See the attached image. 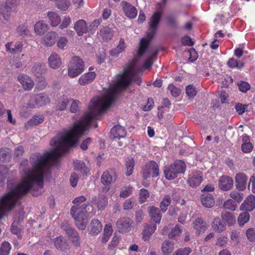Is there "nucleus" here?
<instances>
[{
    "label": "nucleus",
    "instance_id": "4d7b16f0",
    "mask_svg": "<svg viewBox=\"0 0 255 255\" xmlns=\"http://www.w3.org/2000/svg\"><path fill=\"white\" fill-rule=\"evenodd\" d=\"M17 32L20 35L24 36L29 34V30L26 25L22 24L18 27Z\"/></svg>",
    "mask_w": 255,
    "mask_h": 255
},
{
    "label": "nucleus",
    "instance_id": "473e14b6",
    "mask_svg": "<svg viewBox=\"0 0 255 255\" xmlns=\"http://www.w3.org/2000/svg\"><path fill=\"white\" fill-rule=\"evenodd\" d=\"M48 25L43 21L39 20L34 25V32L37 35H42L48 30Z\"/></svg>",
    "mask_w": 255,
    "mask_h": 255
},
{
    "label": "nucleus",
    "instance_id": "bf43d9fd",
    "mask_svg": "<svg viewBox=\"0 0 255 255\" xmlns=\"http://www.w3.org/2000/svg\"><path fill=\"white\" fill-rule=\"evenodd\" d=\"M68 40L65 37H61L57 41V47L61 49H65L67 46Z\"/></svg>",
    "mask_w": 255,
    "mask_h": 255
},
{
    "label": "nucleus",
    "instance_id": "72a5a7b5",
    "mask_svg": "<svg viewBox=\"0 0 255 255\" xmlns=\"http://www.w3.org/2000/svg\"><path fill=\"white\" fill-rule=\"evenodd\" d=\"M164 173L165 177L167 180L174 179L176 178L179 174L174 169L172 164L164 167Z\"/></svg>",
    "mask_w": 255,
    "mask_h": 255
},
{
    "label": "nucleus",
    "instance_id": "13d9d810",
    "mask_svg": "<svg viewBox=\"0 0 255 255\" xmlns=\"http://www.w3.org/2000/svg\"><path fill=\"white\" fill-rule=\"evenodd\" d=\"M149 193L146 189H141L139 192V202L141 203L145 202L149 197Z\"/></svg>",
    "mask_w": 255,
    "mask_h": 255
},
{
    "label": "nucleus",
    "instance_id": "79ce46f5",
    "mask_svg": "<svg viewBox=\"0 0 255 255\" xmlns=\"http://www.w3.org/2000/svg\"><path fill=\"white\" fill-rule=\"evenodd\" d=\"M228 66L231 68H237L238 70L242 69L244 66V63L234 58L229 59L227 62Z\"/></svg>",
    "mask_w": 255,
    "mask_h": 255
},
{
    "label": "nucleus",
    "instance_id": "0e129e2a",
    "mask_svg": "<svg viewBox=\"0 0 255 255\" xmlns=\"http://www.w3.org/2000/svg\"><path fill=\"white\" fill-rule=\"evenodd\" d=\"M239 90L243 93H246L250 89V84L247 82L241 81L238 84Z\"/></svg>",
    "mask_w": 255,
    "mask_h": 255
},
{
    "label": "nucleus",
    "instance_id": "864d4df0",
    "mask_svg": "<svg viewBox=\"0 0 255 255\" xmlns=\"http://www.w3.org/2000/svg\"><path fill=\"white\" fill-rule=\"evenodd\" d=\"M37 78V83L36 88L38 90H42L44 89L47 86V83L45 78L43 77L40 76Z\"/></svg>",
    "mask_w": 255,
    "mask_h": 255
},
{
    "label": "nucleus",
    "instance_id": "4c0bfd02",
    "mask_svg": "<svg viewBox=\"0 0 255 255\" xmlns=\"http://www.w3.org/2000/svg\"><path fill=\"white\" fill-rule=\"evenodd\" d=\"M212 228L216 232L221 233L226 230V226L219 218H216L212 223Z\"/></svg>",
    "mask_w": 255,
    "mask_h": 255
},
{
    "label": "nucleus",
    "instance_id": "8fccbe9b",
    "mask_svg": "<svg viewBox=\"0 0 255 255\" xmlns=\"http://www.w3.org/2000/svg\"><path fill=\"white\" fill-rule=\"evenodd\" d=\"M181 230L178 225H176L173 228L171 231L168 233V237L171 239H175L176 237L179 236L181 233Z\"/></svg>",
    "mask_w": 255,
    "mask_h": 255
},
{
    "label": "nucleus",
    "instance_id": "774afa93",
    "mask_svg": "<svg viewBox=\"0 0 255 255\" xmlns=\"http://www.w3.org/2000/svg\"><path fill=\"white\" fill-rule=\"evenodd\" d=\"M191 252V249L189 247H186L176 251L173 255H188Z\"/></svg>",
    "mask_w": 255,
    "mask_h": 255
},
{
    "label": "nucleus",
    "instance_id": "ea45409f",
    "mask_svg": "<svg viewBox=\"0 0 255 255\" xmlns=\"http://www.w3.org/2000/svg\"><path fill=\"white\" fill-rule=\"evenodd\" d=\"M161 249L163 255H170L174 251V245L170 242L165 241L162 245Z\"/></svg>",
    "mask_w": 255,
    "mask_h": 255
},
{
    "label": "nucleus",
    "instance_id": "f8f14e48",
    "mask_svg": "<svg viewBox=\"0 0 255 255\" xmlns=\"http://www.w3.org/2000/svg\"><path fill=\"white\" fill-rule=\"evenodd\" d=\"M234 180L232 178L224 175L221 176L218 181L219 188L223 191L230 190L233 186Z\"/></svg>",
    "mask_w": 255,
    "mask_h": 255
},
{
    "label": "nucleus",
    "instance_id": "0eeeda50",
    "mask_svg": "<svg viewBox=\"0 0 255 255\" xmlns=\"http://www.w3.org/2000/svg\"><path fill=\"white\" fill-rule=\"evenodd\" d=\"M133 222L129 217L120 218L116 222V226L118 231L122 234H126L130 231L133 227Z\"/></svg>",
    "mask_w": 255,
    "mask_h": 255
},
{
    "label": "nucleus",
    "instance_id": "680f3d73",
    "mask_svg": "<svg viewBox=\"0 0 255 255\" xmlns=\"http://www.w3.org/2000/svg\"><path fill=\"white\" fill-rule=\"evenodd\" d=\"M230 197L237 202H240L243 199V194L236 191H233L230 193Z\"/></svg>",
    "mask_w": 255,
    "mask_h": 255
},
{
    "label": "nucleus",
    "instance_id": "cd10ccee",
    "mask_svg": "<svg viewBox=\"0 0 255 255\" xmlns=\"http://www.w3.org/2000/svg\"><path fill=\"white\" fill-rule=\"evenodd\" d=\"M64 230L73 244L76 246H78L80 242L77 232L73 228L68 226L66 227Z\"/></svg>",
    "mask_w": 255,
    "mask_h": 255
},
{
    "label": "nucleus",
    "instance_id": "2eb2a0df",
    "mask_svg": "<svg viewBox=\"0 0 255 255\" xmlns=\"http://www.w3.org/2000/svg\"><path fill=\"white\" fill-rule=\"evenodd\" d=\"M123 10L126 15L130 19L134 18L137 14L136 8L129 2L122 1Z\"/></svg>",
    "mask_w": 255,
    "mask_h": 255
},
{
    "label": "nucleus",
    "instance_id": "9d476101",
    "mask_svg": "<svg viewBox=\"0 0 255 255\" xmlns=\"http://www.w3.org/2000/svg\"><path fill=\"white\" fill-rule=\"evenodd\" d=\"M235 180L236 188L238 191H243L246 189L248 177L244 173H237Z\"/></svg>",
    "mask_w": 255,
    "mask_h": 255
},
{
    "label": "nucleus",
    "instance_id": "7c9ffc66",
    "mask_svg": "<svg viewBox=\"0 0 255 255\" xmlns=\"http://www.w3.org/2000/svg\"><path fill=\"white\" fill-rule=\"evenodd\" d=\"M223 221L228 226H233L236 223V217L233 214L229 212H224L221 214Z\"/></svg>",
    "mask_w": 255,
    "mask_h": 255
},
{
    "label": "nucleus",
    "instance_id": "f257e3e1",
    "mask_svg": "<svg viewBox=\"0 0 255 255\" xmlns=\"http://www.w3.org/2000/svg\"><path fill=\"white\" fill-rule=\"evenodd\" d=\"M141 69L133 61L124 69L123 74H119L115 80L110 92L102 97L94 98L91 101L88 112L69 130L58 133L50 141V145L55 147L54 150L60 153V155L67 151L69 147L75 146L80 137L88 130L90 124L106 110L113 102L116 95L121 90L126 88L131 81L138 85L141 83V79L137 75Z\"/></svg>",
    "mask_w": 255,
    "mask_h": 255
},
{
    "label": "nucleus",
    "instance_id": "f3484780",
    "mask_svg": "<svg viewBox=\"0 0 255 255\" xmlns=\"http://www.w3.org/2000/svg\"><path fill=\"white\" fill-rule=\"evenodd\" d=\"M6 51L11 54H15L20 52L23 48L21 42L17 41L13 43L12 41L6 43L5 44Z\"/></svg>",
    "mask_w": 255,
    "mask_h": 255
},
{
    "label": "nucleus",
    "instance_id": "603ef678",
    "mask_svg": "<svg viewBox=\"0 0 255 255\" xmlns=\"http://www.w3.org/2000/svg\"><path fill=\"white\" fill-rule=\"evenodd\" d=\"M236 206V202L230 199L225 201L223 204L224 208L232 211L235 210Z\"/></svg>",
    "mask_w": 255,
    "mask_h": 255
},
{
    "label": "nucleus",
    "instance_id": "b1692460",
    "mask_svg": "<svg viewBox=\"0 0 255 255\" xmlns=\"http://www.w3.org/2000/svg\"><path fill=\"white\" fill-rule=\"evenodd\" d=\"M74 28L79 36L82 35L88 31L87 23L85 20L83 19H80L77 21L74 24Z\"/></svg>",
    "mask_w": 255,
    "mask_h": 255
},
{
    "label": "nucleus",
    "instance_id": "20e7f679",
    "mask_svg": "<svg viewBox=\"0 0 255 255\" xmlns=\"http://www.w3.org/2000/svg\"><path fill=\"white\" fill-rule=\"evenodd\" d=\"M84 67V63L82 59L78 56L73 57L68 66V76L71 78L78 76L83 72Z\"/></svg>",
    "mask_w": 255,
    "mask_h": 255
},
{
    "label": "nucleus",
    "instance_id": "c9c22d12",
    "mask_svg": "<svg viewBox=\"0 0 255 255\" xmlns=\"http://www.w3.org/2000/svg\"><path fill=\"white\" fill-rule=\"evenodd\" d=\"M126 47L125 40L121 38L118 45L110 51V54L112 56L117 57L120 53L125 50Z\"/></svg>",
    "mask_w": 255,
    "mask_h": 255
},
{
    "label": "nucleus",
    "instance_id": "1a4fd4ad",
    "mask_svg": "<svg viewBox=\"0 0 255 255\" xmlns=\"http://www.w3.org/2000/svg\"><path fill=\"white\" fill-rule=\"evenodd\" d=\"M17 79L25 91H30L34 87L33 80L26 74H20L18 75Z\"/></svg>",
    "mask_w": 255,
    "mask_h": 255
},
{
    "label": "nucleus",
    "instance_id": "de8ad7c7",
    "mask_svg": "<svg viewBox=\"0 0 255 255\" xmlns=\"http://www.w3.org/2000/svg\"><path fill=\"white\" fill-rule=\"evenodd\" d=\"M70 5L69 0H58L57 2V7L58 9L62 11L66 10Z\"/></svg>",
    "mask_w": 255,
    "mask_h": 255
},
{
    "label": "nucleus",
    "instance_id": "69168bd1",
    "mask_svg": "<svg viewBox=\"0 0 255 255\" xmlns=\"http://www.w3.org/2000/svg\"><path fill=\"white\" fill-rule=\"evenodd\" d=\"M168 89L170 91L172 96L174 97H178L180 93V89L175 87L172 84L169 85L168 87Z\"/></svg>",
    "mask_w": 255,
    "mask_h": 255
},
{
    "label": "nucleus",
    "instance_id": "2f4dec72",
    "mask_svg": "<svg viewBox=\"0 0 255 255\" xmlns=\"http://www.w3.org/2000/svg\"><path fill=\"white\" fill-rule=\"evenodd\" d=\"M98 37L104 41L111 40L113 36V30L109 27L101 28L98 34Z\"/></svg>",
    "mask_w": 255,
    "mask_h": 255
},
{
    "label": "nucleus",
    "instance_id": "a211bd4d",
    "mask_svg": "<svg viewBox=\"0 0 255 255\" xmlns=\"http://www.w3.org/2000/svg\"><path fill=\"white\" fill-rule=\"evenodd\" d=\"M255 208V196L250 195L248 196L244 203L241 205L240 209L241 210L251 211Z\"/></svg>",
    "mask_w": 255,
    "mask_h": 255
},
{
    "label": "nucleus",
    "instance_id": "ddd939ff",
    "mask_svg": "<svg viewBox=\"0 0 255 255\" xmlns=\"http://www.w3.org/2000/svg\"><path fill=\"white\" fill-rule=\"evenodd\" d=\"M156 230V225L152 222L144 225V229L142 232V239L146 242L149 240L152 235Z\"/></svg>",
    "mask_w": 255,
    "mask_h": 255
},
{
    "label": "nucleus",
    "instance_id": "49530a36",
    "mask_svg": "<svg viewBox=\"0 0 255 255\" xmlns=\"http://www.w3.org/2000/svg\"><path fill=\"white\" fill-rule=\"evenodd\" d=\"M11 246L8 242H3L0 248V255H8Z\"/></svg>",
    "mask_w": 255,
    "mask_h": 255
},
{
    "label": "nucleus",
    "instance_id": "6e6552de",
    "mask_svg": "<svg viewBox=\"0 0 255 255\" xmlns=\"http://www.w3.org/2000/svg\"><path fill=\"white\" fill-rule=\"evenodd\" d=\"M203 180V173L199 170H193L189 173L187 183L190 187L196 188L201 184Z\"/></svg>",
    "mask_w": 255,
    "mask_h": 255
},
{
    "label": "nucleus",
    "instance_id": "3c124183",
    "mask_svg": "<svg viewBox=\"0 0 255 255\" xmlns=\"http://www.w3.org/2000/svg\"><path fill=\"white\" fill-rule=\"evenodd\" d=\"M228 239L226 236H221L217 239L216 245L221 248L226 247L228 244Z\"/></svg>",
    "mask_w": 255,
    "mask_h": 255
},
{
    "label": "nucleus",
    "instance_id": "5701e85b",
    "mask_svg": "<svg viewBox=\"0 0 255 255\" xmlns=\"http://www.w3.org/2000/svg\"><path fill=\"white\" fill-rule=\"evenodd\" d=\"M92 203L95 204L100 210H104L108 204V198L103 195H99L94 197Z\"/></svg>",
    "mask_w": 255,
    "mask_h": 255
},
{
    "label": "nucleus",
    "instance_id": "f03ea898",
    "mask_svg": "<svg viewBox=\"0 0 255 255\" xmlns=\"http://www.w3.org/2000/svg\"><path fill=\"white\" fill-rule=\"evenodd\" d=\"M86 197L79 196L74 199L73 203L75 204L71 209V214L74 219L77 227L83 230L87 222V210L88 205L85 203Z\"/></svg>",
    "mask_w": 255,
    "mask_h": 255
},
{
    "label": "nucleus",
    "instance_id": "423d86ee",
    "mask_svg": "<svg viewBox=\"0 0 255 255\" xmlns=\"http://www.w3.org/2000/svg\"><path fill=\"white\" fill-rule=\"evenodd\" d=\"M50 102L48 96L44 93L34 95L30 97L28 106L30 108L41 107Z\"/></svg>",
    "mask_w": 255,
    "mask_h": 255
},
{
    "label": "nucleus",
    "instance_id": "052dcab7",
    "mask_svg": "<svg viewBox=\"0 0 255 255\" xmlns=\"http://www.w3.org/2000/svg\"><path fill=\"white\" fill-rule=\"evenodd\" d=\"M8 169L4 165H0V182H3L6 177Z\"/></svg>",
    "mask_w": 255,
    "mask_h": 255
},
{
    "label": "nucleus",
    "instance_id": "338daca9",
    "mask_svg": "<svg viewBox=\"0 0 255 255\" xmlns=\"http://www.w3.org/2000/svg\"><path fill=\"white\" fill-rule=\"evenodd\" d=\"M246 236L250 241H255V230L253 228L248 229L246 231Z\"/></svg>",
    "mask_w": 255,
    "mask_h": 255
},
{
    "label": "nucleus",
    "instance_id": "e433bc0d",
    "mask_svg": "<svg viewBox=\"0 0 255 255\" xmlns=\"http://www.w3.org/2000/svg\"><path fill=\"white\" fill-rule=\"evenodd\" d=\"M149 214L152 219L155 222L154 224H159L161 219V215L160 213L159 209L155 207L150 208Z\"/></svg>",
    "mask_w": 255,
    "mask_h": 255
},
{
    "label": "nucleus",
    "instance_id": "09e8293b",
    "mask_svg": "<svg viewBox=\"0 0 255 255\" xmlns=\"http://www.w3.org/2000/svg\"><path fill=\"white\" fill-rule=\"evenodd\" d=\"M250 219V214L248 212H243L240 214L238 217V223L240 226H243L245 223L249 221Z\"/></svg>",
    "mask_w": 255,
    "mask_h": 255
},
{
    "label": "nucleus",
    "instance_id": "5fc2aeb1",
    "mask_svg": "<svg viewBox=\"0 0 255 255\" xmlns=\"http://www.w3.org/2000/svg\"><path fill=\"white\" fill-rule=\"evenodd\" d=\"M31 72L37 77H40V75L42 72L41 64L40 63H35L31 69Z\"/></svg>",
    "mask_w": 255,
    "mask_h": 255
},
{
    "label": "nucleus",
    "instance_id": "393cba45",
    "mask_svg": "<svg viewBox=\"0 0 255 255\" xmlns=\"http://www.w3.org/2000/svg\"><path fill=\"white\" fill-rule=\"evenodd\" d=\"M56 33L54 31L49 32L42 39L41 43L46 46H52L55 42Z\"/></svg>",
    "mask_w": 255,
    "mask_h": 255
},
{
    "label": "nucleus",
    "instance_id": "7ed1b4c3",
    "mask_svg": "<svg viewBox=\"0 0 255 255\" xmlns=\"http://www.w3.org/2000/svg\"><path fill=\"white\" fill-rule=\"evenodd\" d=\"M161 11H156L151 17L147 36L146 37L142 38L139 43L138 51L139 55H142L144 52L145 50L149 44L150 40L155 35L158 24L161 19Z\"/></svg>",
    "mask_w": 255,
    "mask_h": 255
},
{
    "label": "nucleus",
    "instance_id": "37998d69",
    "mask_svg": "<svg viewBox=\"0 0 255 255\" xmlns=\"http://www.w3.org/2000/svg\"><path fill=\"white\" fill-rule=\"evenodd\" d=\"M126 175L128 176L132 174L134 167V160L131 157L126 159Z\"/></svg>",
    "mask_w": 255,
    "mask_h": 255
},
{
    "label": "nucleus",
    "instance_id": "a878e982",
    "mask_svg": "<svg viewBox=\"0 0 255 255\" xmlns=\"http://www.w3.org/2000/svg\"><path fill=\"white\" fill-rule=\"evenodd\" d=\"M70 100L71 99L67 96H63L60 98L56 104V111H62L65 110Z\"/></svg>",
    "mask_w": 255,
    "mask_h": 255
},
{
    "label": "nucleus",
    "instance_id": "bb28decb",
    "mask_svg": "<svg viewBox=\"0 0 255 255\" xmlns=\"http://www.w3.org/2000/svg\"><path fill=\"white\" fill-rule=\"evenodd\" d=\"M94 72H89L82 75L79 79V83L81 85H85L91 83L96 78Z\"/></svg>",
    "mask_w": 255,
    "mask_h": 255
},
{
    "label": "nucleus",
    "instance_id": "c03bdc74",
    "mask_svg": "<svg viewBox=\"0 0 255 255\" xmlns=\"http://www.w3.org/2000/svg\"><path fill=\"white\" fill-rule=\"evenodd\" d=\"M43 121L44 116L43 115H35L28 121L27 125L30 126H36L42 123Z\"/></svg>",
    "mask_w": 255,
    "mask_h": 255
},
{
    "label": "nucleus",
    "instance_id": "6e6d98bb",
    "mask_svg": "<svg viewBox=\"0 0 255 255\" xmlns=\"http://www.w3.org/2000/svg\"><path fill=\"white\" fill-rule=\"evenodd\" d=\"M197 91L192 85L187 86L186 88V94L189 98H192L196 95Z\"/></svg>",
    "mask_w": 255,
    "mask_h": 255
},
{
    "label": "nucleus",
    "instance_id": "4be33fe9",
    "mask_svg": "<svg viewBox=\"0 0 255 255\" xmlns=\"http://www.w3.org/2000/svg\"><path fill=\"white\" fill-rule=\"evenodd\" d=\"M201 200L203 205L206 208L212 207L215 204V200L213 195L208 192L201 195Z\"/></svg>",
    "mask_w": 255,
    "mask_h": 255
},
{
    "label": "nucleus",
    "instance_id": "9b49d317",
    "mask_svg": "<svg viewBox=\"0 0 255 255\" xmlns=\"http://www.w3.org/2000/svg\"><path fill=\"white\" fill-rule=\"evenodd\" d=\"M18 4L17 0H6L5 2L4 7L7 10L5 13L4 11L1 12L3 18L6 20H8L10 18V11L12 10L16 12V7Z\"/></svg>",
    "mask_w": 255,
    "mask_h": 255
},
{
    "label": "nucleus",
    "instance_id": "f704fd0d",
    "mask_svg": "<svg viewBox=\"0 0 255 255\" xmlns=\"http://www.w3.org/2000/svg\"><path fill=\"white\" fill-rule=\"evenodd\" d=\"M116 179V177L114 173L112 175L108 171H106L103 173L101 181L104 185L109 186L112 183L115 182Z\"/></svg>",
    "mask_w": 255,
    "mask_h": 255
},
{
    "label": "nucleus",
    "instance_id": "39448f33",
    "mask_svg": "<svg viewBox=\"0 0 255 255\" xmlns=\"http://www.w3.org/2000/svg\"><path fill=\"white\" fill-rule=\"evenodd\" d=\"M159 174V166L154 161L146 163L142 168V177L146 179L150 177H156Z\"/></svg>",
    "mask_w": 255,
    "mask_h": 255
},
{
    "label": "nucleus",
    "instance_id": "412c9836",
    "mask_svg": "<svg viewBox=\"0 0 255 255\" xmlns=\"http://www.w3.org/2000/svg\"><path fill=\"white\" fill-rule=\"evenodd\" d=\"M193 227L196 230V233L198 235L204 233L207 229V223L202 218L199 217L196 219L193 222Z\"/></svg>",
    "mask_w": 255,
    "mask_h": 255
},
{
    "label": "nucleus",
    "instance_id": "6ab92c4d",
    "mask_svg": "<svg viewBox=\"0 0 255 255\" xmlns=\"http://www.w3.org/2000/svg\"><path fill=\"white\" fill-rule=\"evenodd\" d=\"M48 63L50 68L54 69H58L62 64L60 56L55 53H51L48 59Z\"/></svg>",
    "mask_w": 255,
    "mask_h": 255
},
{
    "label": "nucleus",
    "instance_id": "dca6fc26",
    "mask_svg": "<svg viewBox=\"0 0 255 255\" xmlns=\"http://www.w3.org/2000/svg\"><path fill=\"white\" fill-rule=\"evenodd\" d=\"M127 132L123 127L120 125L114 126L111 130L110 137L111 139L117 140L125 137Z\"/></svg>",
    "mask_w": 255,
    "mask_h": 255
},
{
    "label": "nucleus",
    "instance_id": "c85d7f7f",
    "mask_svg": "<svg viewBox=\"0 0 255 255\" xmlns=\"http://www.w3.org/2000/svg\"><path fill=\"white\" fill-rule=\"evenodd\" d=\"M49 22L52 27L58 26L61 21L60 16L55 12L49 11L47 14Z\"/></svg>",
    "mask_w": 255,
    "mask_h": 255
},
{
    "label": "nucleus",
    "instance_id": "4468645a",
    "mask_svg": "<svg viewBox=\"0 0 255 255\" xmlns=\"http://www.w3.org/2000/svg\"><path fill=\"white\" fill-rule=\"evenodd\" d=\"M148 46L149 45L147 46L146 49L145 50L144 52L142 55H139L137 53V55L138 57L141 56L146 52L148 56V58L145 60L142 65V69H147L151 66L153 64L152 59L154 57H155L157 54V51H156L155 50L151 49L150 48L148 49ZM138 51V50H137V52Z\"/></svg>",
    "mask_w": 255,
    "mask_h": 255
},
{
    "label": "nucleus",
    "instance_id": "e2e57ef3",
    "mask_svg": "<svg viewBox=\"0 0 255 255\" xmlns=\"http://www.w3.org/2000/svg\"><path fill=\"white\" fill-rule=\"evenodd\" d=\"M9 158V154L6 149L1 148L0 149V161L4 162L7 160Z\"/></svg>",
    "mask_w": 255,
    "mask_h": 255
},
{
    "label": "nucleus",
    "instance_id": "c756f323",
    "mask_svg": "<svg viewBox=\"0 0 255 255\" xmlns=\"http://www.w3.org/2000/svg\"><path fill=\"white\" fill-rule=\"evenodd\" d=\"M55 247L59 250L66 251L69 249V246L66 239L62 237L56 238L54 240Z\"/></svg>",
    "mask_w": 255,
    "mask_h": 255
},
{
    "label": "nucleus",
    "instance_id": "aec40b11",
    "mask_svg": "<svg viewBox=\"0 0 255 255\" xmlns=\"http://www.w3.org/2000/svg\"><path fill=\"white\" fill-rule=\"evenodd\" d=\"M102 228L103 226L100 221L95 219L91 221L88 229L91 234L97 235L101 232Z\"/></svg>",
    "mask_w": 255,
    "mask_h": 255
},
{
    "label": "nucleus",
    "instance_id": "a19ab883",
    "mask_svg": "<svg viewBox=\"0 0 255 255\" xmlns=\"http://www.w3.org/2000/svg\"><path fill=\"white\" fill-rule=\"evenodd\" d=\"M74 169L82 174H87L89 172L88 168L82 161L76 160L74 162Z\"/></svg>",
    "mask_w": 255,
    "mask_h": 255
},
{
    "label": "nucleus",
    "instance_id": "58836bf2",
    "mask_svg": "<svg viewBox=\"0 0 255 255\" xmlns=\"http://www.w3.org/2000/svg\"><path fill=\"white\" fill-rule=\"evenodd\" d=\"M174 169L178 174H183L185 173L186 169L185 163L181 160H176L172 163Z\"/></svg>",
    "mask_w": 255,
    "mask_h": 255
},
{
    "label": "nucleus",
    "instance_id": "a18cd8bd",
    "mask_svg": "<svg viewBox=\"0 0 255 255\" xmlns=\"http://www.w3.org/2000/svg\"><path fill=\"white\" fill-rule=\"evenodd\" d=\"M171 199L169 195H165L162 201L160 203V207L163 212H165L167 210L168 206L170 204Z\"/></svg>",
    "mask_w": 255,
    "mask_h": 255
}]
</instances>
